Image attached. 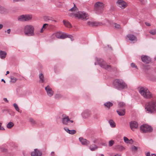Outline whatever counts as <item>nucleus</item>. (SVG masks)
<instances>
[{
    "label": "nucleus",
    "mask_w": 156,
    "mask_h": 156,
    "mask_svg": "<svg viewBox=\"0 0 156 156\" xmlns=\"http://www.w3.org/2000/svg\"><path fill=\"white\" fill-rule=\"evenodd\" d=\"M73 4L74 6L69 10V11L73 12L69 14L70 16L82 20H87L89 19V15L87 13L84 12L79 11L75 5L74 3Z\"/></svg>",
    "instance_id": "f257e3e1"
},
{
    "label": "nucleus",
    "mask_w": 156,
    "mask_h": 156,
    "mask_svg": "<svg viewBox=\"0 0 156 156\" xmlns=\"http://www.w3.org/2000/svg\"><path fill=\"white\" fill-rule=\"evenodd\" d=\"M145 109L148 113H151L156 112V100H151L147 103Z\"/></svg>",
    "instance_id": "f03ea898"
},
{
    "label": "nucleus",
    "mask_w": 156,
    "mask_h": 156,
    "mask_svg": "<svg viewBox=\"0 0 156 156\" xmlns=\"http://www.w3.org/2000/svg\"><path fill=\"white\" fill-rule=\"evenodd\" d=\"M114 87L119 90H122L127 88V85L122 80L119 79L115 80L113 82Z\"/></svg>",
    "instance_id": "7ed1b4c3"
},
{
    "label": "nucleus",
    "mask_w": 156,
    "mask_h": 156,
    "mask_svg": "<svg viewBox=\"0 0 156 156\" xmlns=\"http://www.w3.org/2000/svg\"><path fill=\"white\" fill-rule=\"evenodd\" d=\"M139 93L144 98L150 99L153 97V95L146 87H141L139 89Z\"/></svg>",
    "instance_id": "20e7f679"
},
{
    "label": "nucleus",
    "mask_w": 156,
    "mask_h": 156,
    "mask_svg": "<svg viewBox=\"0 0 156 156\" xmlns=\"http://www.w3.org/2000/svg\"><path fill=\"white\" fill-rule=\"evenodd\" d=\"M24 30L25 34L28 36H32L34 35V28L31 25H28L25 26Z\"/></svg>",
    "instance_id": "39448f33"
},
{
    "label": "nucleus",
    "mask_w": 156,
    "mask_h": 156,
    "mask_svg": "<svg viewBox=\"0 0 156 156\" xmlns=\"http://www.w3.org/2000/svg\"><path fill=\"white\" fill-rule=\"evenodd\" d=\"M105 7V5L100 2L96 3L94 5V9L97 13H99L102 12Z\"/></svg>",
    "instance_id": "423d86ee"
},
{
    "label": "nucleus",
    "mask_w": 156,
    "mask_h": 156,
    "mask_svg": "<svg viewBox=\"0 0 156 156\" xmlns=\"http://www.w3.org/2000/svg\"><path fill=\"white\" fill-rule=\"evenodd\" d=\"M97 62L101 67L108 70L111 69L110 66L107 65L102 59L98 58L97 60Z\"/></svg>",
    "instance_id": "0eeeda50"
},
{
    "label": "nucleus",
    "mask_w": 156,
    "mask_h": 156,
    "mask_svg": "<svg viewBox=\"0 0 156 156\" xmlns=\"http://www.w3.org/2000/svg\"><path fill=\"white\" fill-rule=\"evenodd\" d=\"M32 18V16L31 15H22L19 16L18 19L20 21H27L30 20Z\"/></svg>",
    "instance_id": "6e6552de"
},
{
    "label": "nucleus",
    "mask_w": 156,
    "mask_h": 156,
    "mask_svg": "<svg viewBox=\"0 0 156 156\" xmlns=\"http://www.w3.org/2000/svg\"><path fill=\"white\" fill-rule=\"evenodd\" d=\"M140 129L142 132L144 133L147 132H151L152 129L151 126L147 124H144L141 126Z\"/></svg>",
    "instance_id": "1a4fd4ad"
},
{
    "label": "nucleus",
    "mask_w": 156,
    "mask_h": 156,
    "mask_svg": "<svg viewBox=\"0 0 156 156\" xmlns=\"http://www.w3.org/2000/svg\"><path fill=\"white\" fill-rule=\"evenodd\" d=\"M116 4L118 7L122 9L125 8L128 5L127 3L123 0H118Z\"/></svg>",
    "instance_id": "9d476101"
},
{
    "label": "nucleus",
    "mask_w": 156,
    "mask_h": 156,
    "mask_svg": "<svg viewBox=\"0 0 156 156\" xmlns=\"http://www.w3.org/2000/svg\"><path fill=\"white\" fill-rule=\"evenodd\" d=\"M45 90L46 91L49 97L52 96L54 94V91L49 86H47L45 87Z\"/></svg>",
    "instance_id": "9b49d317"
},
{
    "label": "nucleus",
    "mask_w": 156,
    "mask_h": 156,
    "mask_svg": "<svg viewBox=\"0 0 156 156\" xmlns=\"http://www.w3.org/2000/svg\"><path fill=\"white\" fill-rule=\"evenodd\" d=\"M129 125L131 129L133 131H134L135 129L137 128L138 125V123L134 121L130 122Z\"/></svg>",
    "instance_id": "f8f14e48"
},
{
    "label": "nucleus",
    "mask_w": 156,
    "mask_h": 156,
    "mask_svg": "<svg viewBox=\"0 0 156 156\" xmlns=\"http://www.w3.org/2000/svg\"><path fill=\"white\" fill-rule=\"evenodd\" d=\"M63 118L62 119V122L63 123L66 125H67L68 123L70 122V120H69L68 116H65L64 114H63L62 115Z\"/></svg>",
    "instance_id": "ddd939ff"
},
{
    "label": "nucleus",
    "mask_w": 156,
    "mask_h": 156,
    "mask_svg": "<svg viewBox=\"0 0 156 156\" xmlns=\"http://www.w3.org/2000/svg\"><path fill=\"white\" fill-rule=\"evenodd\" d=\"M90 112L88 110H85L82 113V116L84 119L87 118L90 116Z\"/></svg>",
    "instance_id": "4468645a"
},
{
    "label": "nucleus",
    "mask_w": 156,
    "mask_h": 156,
    "mask_svg": "<svg viewBox=\"0 0 156 156\" xmlns=\"http://www.w3.org/2000/svg\"><path fill=\"white\" fill-rule=\"evenodd\" d=\"M42 152L37 149H35L34 151L31 152V156H41Z\"/></svg>",
    "instance_id": "2eb2a0df"
},
{
    "label": "nucleus",
    "mask_w": 156,
    "mask_h": 156,
    "mask_svg": "<svg viewBox=\"0 0 156 156\" xmlns=\"http://www.w3.org/2000/svg\"><path fill=\"white\" fill-rule=\"evenodd\" d=\"M141 58L142 61L146 63H149L151 61L150 58L147 56H142Z\"/></svg>",
    "instance_id": "dca6fc26"
},
{
    "label": "nucleus",
    "mask_w": 156,
    "mask_h": 156,
    "mask_svg": "<svg viewBox=\"0 0 156 156\" xmlns=\"http://www.w3.org/2000/svg\"><path fill=\"white\" fill-rule=\"evenodd\" d=\"M79 140L83 145H87L90 143L89 141L87 140L86 139H83L82 137H80L79 138Z\"/></svg>",
    "instance_id": "f3484780"
},
{
    "label": "nucleus",
    "mask_w": 156,
    "mask_h": 156,
    "mask_svg": "<svg viewBox=\"0 0 156 156\" xmlns=\"http://www.w3.org/2000/svg\"><path fill=\"white\" fill-rule=\"evenodd\" d=\"M67 37L70 38L72 41L73 40V37L72 35H68L66 34L61 33L60 37L61 39H64Z\"/></svg>",
    "instance_id": "a211bd4d"
},
{
    "label": "nucleus",
    "mask_w": 156,
    "mask_h": 156,
    "mask_svg": "<svg viewBox=\"0 0 156 156\" xmlns=\"http://www.w3.org/2000/svg\"><path fill=\"white\" fill-rule=\"evenodd\" d=\"M64 129L67 133L70 134H73L76 133V131L74 130H69L67 128H64Z\"/></svg>",
    "instance_id": "6ab92c4d"
},
{
    "label": "nucleus",
    "mask_w": 156,
    "mask_h": 156,
    "mask_svg": "<svg viewBox=\"0 0 156 156\" xmlns=\"http://www.w3.org/2000/svg\"><path fill=\"white\" fill-rule=\"evenodd\" d=\"M117 112L120 116H123L125 113V110L124 109L117 110Z\"/></svg>",
    "instance_id": "aec40b11"
},
{
    "label": "nucleus",
    "mask_w": 156,
    "mask_h": 156,
    "mask_svg": "<svg viewBox=\"0 0 156 156\" xmlns=\"http://www.w3.org/2000/svg\"><path fill=\"white\" fill-rule=\"evenodd\" d=\"M7 55L6 53L4 51H0V57L2 59H4Z\"/></svg>",
    "instance_id": "412c9836"
},
{
    "label": "nucleus",
    "mask_w": 156,
    "mask_h": 156,
    "mask_svg": "<svg viewBox=\"0 0 156 156\" xmlns=\"http://www.w3.org/2000/svg\"><path fill=\"white\" fill-rule=\"evenodd\" d=\"M115 148L119 151H121L125 149V148L122 146L119 145L115 146Z\"/></svg>",
    "instance_id": "4be33fe9"
},
{
    "label": "nucleus",
    "mask_w": 156,
    "mask_h": 156,
    "mask_svg": "<svg viewBox=\"0 0 156 156\" xmlns=\"http://www.w3.org/2000/svg\"><path fill=\"white\" fill-rule=\"evenodd\" d=\"M98 148V147L94 144L91 145L89 147V149L92 151H95Z\"/></svg>",
    "instance_id": "5701e85b"
},
{
    "label": "nucleus",
    "mask_w": 156,
    "mask_h": 156,
    "mask_svg": "<svg viewBox=\"0 0 156 156\" xmlns=\"http://www.w3.org/2000/svg\"><path fill=\"white\" fill-rule=\"evenodd\" d=\"M63 22L65 26L66 27L68 28H70L72 27L71 24L68 21L63 20Z\"/></svg>",
    "instance_id": "b1692460"
},
{
    "label": "nucleus",
    "mask_w": 156,
    "mask_h": 156,
    "mask_svg": "<svg viewBox=\"0 0 156 156\" xmlns=\"http://www.w3.org/2000/svg\"><path fill=\"white\" fill-rule=\"evenodd\" d=\"M108 122L111 127L114 128L115 127L116 124L112 120H109L108 121Z\"/></svg>",
    "instance_id": "393cba45"
},
{
    "label": "nucleus",
    "mask_w": 156,
    "mask_h": 156,
    "mask_svg": "<svg viewBox=\"0 0 156 156\" xmlns=\"http://www.w3.org/2000/svg\"><path fill=\"white\" fill-rule=\"evenodd\" d=\"M127 37L131 41L136 40V38L135 36L133 34H129L127 35Z\"/></svg>",
    "instance_id": "a878e982"
},
{
    "label": "nucleus",
    "mask_w": 156,
    "mask_h": 156,
    "mask_svg": "<svg viewBox=\"0 0 156 156\" xmlns=\"http://www.w3.org/2000/svg\"><path fill=\"white\" fill-rule=\"evenodd\" d=\"M113 104L110 102H108L104 104V105L105 107L109 109L110 107L112 106Z\"/></svg>",
    "instance_id": "bb28decb"
},
{
    "label": "nucleus",
    "mask_w": 156,
    "mask_h": 156,
    "mask_svg": "<svg viewBox=\"0 0 156 156\" xmlns=\"http://www.w3.org/2000/svg\"><path fill=\"white\" fill-rule=\"evenodd\" d=\"M149 33L153 35H154L156 34V29H153L149 31Z\"/></svg>",
    "instance_id": "cd10ccee"
},
{
    "label": "nucleus",
    "mask_w": 156,
    "mask_h": 156,
    "mask_svg": "<svg viewBox=\"0 0 156 156\" xmlns=\"http://www.w3.org/2000/svg\"><path fill=\"white\" fill-rule=\"evenodd\" d=\"M14 126L13 123L12 122H10L7 125V127L9 129H10Z\"/></svg>",
    "instance_id": "c85d7f7f"
},
{
    "label": "nucleus",
    "mask_w": 156,
    "mask_h": 156,
    "mask_svg": "<svg viewBox=\"0 0 156 156\" xmlns=\"http://www.w3.org/2000/svg\"><path fill=\"white\" fill-rule=\"evenodd\" d=\"M39 78L40 79V81L41 83H43L44 82V77L43 75L41 73L39 75Z\"/></svg>",
    "instance_id": "c756f323"
},
{
    "label": "nucleus",
    "mask_w": 156,
    "mask_h": 156,
    "mask_svg": "<svg viewBox=\"0 0 156 156\" xmlns=\"http://www.w3.org/2000/svg\"><path fill=\"white\" fill-rule=\"evenodd\" d=\"M101 23L98 22H93V27H96L101 25Z\"/></svg>",
    "instance_id": "7c9ffc66"
},
{
    "label": "nucleus",
    "mask_w": 156,
    "mask_h": 156,
    "mask_svg": "<svg viewBox=\"0 0 156 156\" xmlns=\"http://www.w3.org/2000/svg\"><path fill=\"white\" fill-rule=\"evenodd\" d=\"M123 139L124 142L126 143H130V141L132 140L131 139L129 140L127 137L125 136L124 137Z\"/></svg>",
    "instance_id": "2f4dec72"
},
{
    "label": "nucleus",
    "mask_w": 156,
    "mask_h": 156,
    "mask_svg": "<svg viewBox=\"0 0 156 156\" xmlns=\"http://www.w3.org/2000/svg\"><path fill=\"white\" fill-rule=\"evenodd\" d=\"M11 82L14 83H15L17 80V79L13 76H11Z\"/></svg>",
    "instance_id": "473e14b6"
},
{
    "label": "nucleus",
    "mask_w": 156,
    "mask_h": 156,
    "mask_svg": "<svg viewBox=\"0 0 156 156\" xmlns=\"http://www.w3.org/2000/svg\"><path fill=\"white\" fill-rule=\"evenodd\" d=\"M114 27L116 29H119L121 28V26L119 24H118L116 23H114Z\"/></svg>",
    "instance_id": "72a5a7b5"
},
{
    "label": "nucleus",
    "mask_w": 156,
    "mask_h": 156,
    "mask_svg": "<svg viewBox=\"0 0 156 156\" xmlns=\"http://www.w3.org/2000/svg\"><path fill=\"white\" fill-rule=\"evenodd\" d=\"M13 106L16 110L17 112H19L20 109L17 105L16 103H14Z\"/></svg>",
    "instance_id": "f704fd0d"
},
{
    "label": "nucleus",
    "mask_w": 156,
    "mask_h": 156,
    "mask_svg": "<svg viewBox=\"0 0 156 156\" xmlns=\"http://www.w3.org/2000/svg\"><path fill=\"white\" fill-rule=\"evenodd\" d=\"M131 149L132 151L135 152L137 151V148L136 147L133 146L131 147Z\"/></svg>",
    "instance_id": "c9c22d12"
},
{
    "label": "nucleus",
    "mask_w": 156,
    "mask_h": 156,
    "mask_svg": "<svg viewBox=\"0 0 156 156\" xmlns=\"http://www.w3.org/2000/svg\"><path fill=\"white\" fill-rule=\"evenodd\" d=\"M61 33L60 32H57L55 33V36L58 38H60Z\"/></svg>",
    "instance_id": "e433bc0d"
},
{
    "label": "nucleus",
    "mask_w": 156,
    "mask_h": 156,
    "mask_svg": "<svg viewBox=\"0 0 156 156\" xmlns=\"http://www.w3.org/2000/svg\"><path fill=\"white\" fill-rule=\"evenodd\" d=\"M114 143V141L113 140H110L108 142V146L109 147L112 146Z\"/></svg>",
    "instance_id": "4c0bfd02"
},
{
    "label": "nucleus",
    "mask_w": 156,
    "mask_h": 156,
    "mask_svg": "<svg viewBox=\"0 0 156 156\" xmlns=\"http://www.w3.org/2000/svg\"><path fill=\"white\" fill-rule=\"evenodd\" d=\"M30 121L33 125H34L36 123L35 121L32 119H30Z\"/></svg>",
    "instance_id": "58836bf2"
},
{
    "label": "nucleus",
    "mask_w": 156,
    "mask_h": 156,
    "mask_svg": "<svg viewBox=\"0 0 156 156\" xmlns=\"http://www.w3.org/2000/svg\"><path fill=\"white\" fill-rule=\"evenodd\" d=\"M125 105V104L122 102H119V105L120 107H123Z\"/></svg>",
    "instance_id": "ea45409f"
},
{
    "label": "nucleus",
    "mask_w": 156,
    "mask_h": 156,
    "mask_svg": "<svg viewBox=\"0 0 156 156\" xmlns=\"http://www.w3.org/2000/svg\"><path fill=\"white\" fill-rule=\"evenodd\" d=\"M93 22L88 21L87 22V25L93 27Z\"/></svg>",
    "instance_id": "a19ab883"
},
{
    "label": "nucleus",
    "mask_w": 156,
    "mask_h": 156,
    "mask_svg": "<svg viewBox=\"0 0 156 156\" xmlns=\"http://www.w3.org/2000/svg\"><path fill=\"white\" fill-rule=\"evenodd\" d=\"M144 68L145 70H149L150 69V67L149 66L146 65L144 66Z\"/></svg>",
    "instance_id": "79ce46f5"
},
{
    "label": "nucleus",
    "mask_w": 156,
    "mask_h": 156,
    "mask_svg": "<svg viewBox=\"0 0 156 156\" xmlns=\"http://www.w3.org/2000/svg\"><path fill=\"white\" fill-rule=\"evenodd\" d=\"M146 155L147 156H156V155L155 154H152L151 155L150 153L149 152L147 153Z\"/></svg>",
    "instance_id": "37998d69"
},
{
    "label": "nucleus",
    "mask_w": 156,
    "mask_h": 156,
    "mask_svg": "<svg viewBox=\"0 0 156 156\" xmlns=\"http://www.w3.org/2000/svg\"><path fill=\"white\" fill-rule=\"evenodd\" d=\"M131 66L132 67H134L136 69H137V66H136L135 64L134 63H132L131 64Z\"/></svg>",
    "instance_id": "c03bdc74"
},
{
    "label": "nucleus",
    "mask_w": 156,
    "mask_h": 156,
    "mask_svg": "<svg viewBox=\"0 0 156 156\" xmlns=\"http://www.w3.org/2000/svg\"><path fill=\"white\" fill-rule=\"evenodd\" d=\"M48 24H47V23L44 24L42 27L43 28H44V29H45L47 28V27H48Z\"/></svg>",
    "instance_id": "a18cd8bd"
},
{
    "label": "nucleus",
    "mask_w": 156,
    "mask_h": 156,
    "mask_svg": "<svg viewBox=\"0 0 156 156\" xmlns=\"http://www.w3.org/2000/svg\"><path fill=\"white\" fill-rule=\"evenodd\" d=\"M61 95L59 94H56L55 96V98L56 99H58L59 98L61 97Z\"/></svg>",
    "instance_id": "49530a36"
},
{
    "label": "nucleus",
    "mask_w": 156,
    "mask_h": 156,
    "mask_svg": "<svg viewBox=\"0 0 156 156\" xmlns=\"http://www.w3.org/2000/svg\"><path fill=\"white\" fill-rule=\"evenodd\" d=\"M2 123L0 122V130H5V129L3 126H2Z\"/></svg>",
    "instance_id": "de8ad7c7"
},
{
    "label": "nucleus",
    "mask_w": 156,
    "mask_h": 156,
    "mask_svg": "<svg viewBox=\"0 0 156 156\" xmlns=\"http://www.w3.org/2000/svg\"><path fill=\"white\" fill-rule=\"evenodd\" d=\"M150 79H151V80H153V81H156V78H152V77L151 76L150 77Z\"/></svg>",
    "instance_id": "09e8293b"
},
{
    "label": "nucleus",
    "mask_w": 156,
    "mask_h": 156,
    "mask_svg": "<svg viewBox=\"0 0 156 156\" xmlns=\"http://www.w3.org/2000/svg\"><path fill=\"white\" fill-rule=\"evenodd\" d=\"M140 1L142 2V4H144L146 2V1H145L144 0H140Z\"/></svg>",
    "instance_id": "8fccbe9b"
},
{
    "label": "nucleus",
    "mask_w": 156,
    "mask_h": 156,
    "mask_svg": "<svg viewBox=\"0 0 156 156\" xmlns=\"http://www.w3.org/2000/svg\"><path fill=\"white\" fill-rule=\"evenodd\" d=\"M45 29H44V28H43V27H42V28H41V30H40V32L41 33H43L44 31V30Z\"/></svg>",
    "instance_id": "3c124183"
},
{
    "label": "nucleus",
    "mask_w": 156,
    "mask_h": 156,
    "mask_svg": "<svg viewBox=\"0 0 156 156\" xmlns=\"http://www.w3.org/2000/svg\"><path fill=\"white\" fill-rule=\"evenodd\" d=\"M98 115H94V118L96 119H98Z\"/></svg>",
    "instance_id": "603ef678"
},
{
    "label": "nucleus",
    "mask_w": 156,
    "mask_h": 156,
    "mask_svg": "<svg viewBox=\"0 0 156 156\" xmlns=\"http://www.w3.org/2000/svg\"><path fill=\"white\" fill-rule=\"evenodd\" d=\"M10 31H11V30L10 29H8L7 30V32L8 33V34H10Z\"/></svg>",
    "instance_id": "864d4df0"
},
{
    "label": "nucleus",
    "mask_w": 156,
    "mask_h": 156,
    "mask_svg": "<svg viewBox=\"0 0 156 156\" xmlns=\"http://www.w3.org/2000/svg\"><path fill=\"white\" fill-rule=\"evenodd\" d=\"M146 25L148 26H150V23H145Z\"/></svg>",
    "instance_id": "5fc2aeb1"
},
{
    "label": "nucleus",
    "mask_w": 156,
    "mask_h": 156,
    "mask_svg": "<svg viewBox=\"0 0 156 156\" xmlns=\"http://www.w3.org/2000/svg\"><path fill=\"white\" fill-rule=\"evenodd\" d=\"M4 100L5 101H6L7 102H8V100H7V98H4Z\"/></svg>",
    "instance_id": "6e6d98bb"
},
{
    "label": "nucleus",
    "mask_w": 156,
    "mask_h": 156,
    "mask_svg": "<svg viewBox=\"0 0 156 156\" xmlns=\"http://www.w3.org/2000/svg\"><path fill=\"white\" fill-rule=\"evenodd\" d=\"M51 155L52 156H54L55 155L54 152H52L51 153Z\"/></svg>",
    "instance_id": "4d7b16f0"
},
{
    "label": "nucleus",
    "mask_w": 156,
    "mask_h": 156,
    "mask_svg": "<svg viewBox=\"0 0 156 156\" xmlns=\"http://www.w3.org/2000/svg\"><path fill=\"white\" fill-rule=\"evenodd\" d=\"M3 26L2 24H0V29H2L3 27Z\"/></svg>",
    "instance_id": "13d9d810"
},
{
    "label": "nucleus",
    "mask_w": 156,
    "mask_h": 156,
    "mask_svg": "<svg viewBox=\"0 0 156 156\" xmlns=\"http://www.w3.org/2000/svg\"><path fill=\"white\" fill-rule=\"evenodd\" d=\"M114 156H121V155L118 154H117Z\"/></svg>",
    "instance_id": "bf43d9fd"
},
{
    "label": "nucleus",
    "mask_w": 156,
    "mask_h": 156,
    "mask_svg": "<svg viewBox=\"0 0 156 156\" xmlns=\"http://www.w3.org/2000/svg\"><path fill=\"white\" fill-rule=\"evenodd\" d=\"M1 81H3L4 83H5V80L3 79H2Z\"/></svg>",
    "instance_id": "052dcab7"
},
{
    "label": "nucleus",
    "mask_w": 156,
    "mask_h": 156,
    "mask_svg": "<svg viewBox=\"0 0 156 156\" xmlns=\"http://www.w3.org/2000/svg\"><path fill=\"white\" fill-rule=\"evenodd\" d=\"M9 71H7L6 72V75L7 74H9Z\"/></svg>",
    "instance_id": "680f3d73"
},
{
    "label": "nucleus",
    "mask_w": 156,
    "mask_h": 156,
    "mask_svg": "<svg viewBox=\"0 0 156 156\" xmlns=\"http://www.w3.org/2000/svg\"><path fill=\"white\" fill-rule=\"evenodd\" d=\"M96 140H95L93 141L94 143H96Z\"/></svg>",
    "instance_id": "e2e57ef3"
},
{
    "label": "nucleus",
    "mask_w": 156,
    "mask_h": 156,
    "mask_svg": "<svg viewBox=\"0 0 156 156\" xmlns=\"http://www.w3.org/2000/svg\"><path fill=\"white\" fill-rule=\"evenodd\" d=\"M70 122H71V123H73V121L70 120Z\"/></svg>",
    "instance_id": "0e129e2a"
},
{
    "label": "nucleus",
    "mask_w": 156,
    "mask_h": 156,
    "mask_svg": "<svg viewBox=\"0 0 156 156\" xmlns=\"http://www.w3.org/2000/svg\"><path fill=\"white\" fill-rule=\"evenodd\" d=\"M101 156H104V155L103 154H101Z\"/></svg>",
    "instance_id": "69168bd1"
},
{
    "label": "nucleus",
    "mask_w": 156,
    "mask_h": 156,
    "mask_svg": "<svg viewBox=\"0 0 156 156\" xmlns=\"http://www.w3.org/2000/svg\"><path fill=\"white\" fill-rule=\"evenodd\" d=\"M2 9H3L4 10L5 9L4 8H2Z\"/></svg>",
    "instance_id": "338daca9"
},
{
    "label": "nucleus",
    "mask_w": 156,
    "mask_h": 156,
    "mask_svg": "<svg viewBox=\"0 0 156 156\" xmlns=\"http://www.w3.org/2000/svg\"><path fill=\"white\" fill-rule=\"evenodd\" d=\"M154 59H155V60H156V56L155 57V58H154Z\"/></svg>",
    "instance_id": "774afa93"
}]
</instances>
